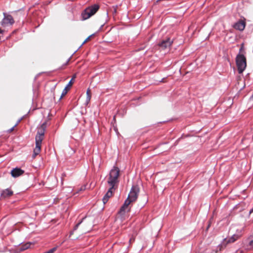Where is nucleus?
<instances>
[{
	"mask_svg": "<svg viewBox=\"0 0 253 253\" xmlns=\"http://www.w3.org/2000/svg\"><path fill=\"white\" fill-rule=\"evenodd\" d=\"M57 249L56 247H54L50 250H49L48 251L45 252L44 253H53Z\"/></svg>",
	"mask_w": 253,
	"mask_h": 253,
	"instance_id": "nucleus-18",
	"label": "nucleus"
},
{
	"mask_svg": "<svg viewBox=\"0 0 253 253\" xmlns=\"http://www.w3.org/2000/svg\"><path fill=\"white\" fill-rule=\"evenodd\" d=\"M75 78H76V75H74V76L72 77V79H73V80H74L75 79Z\"/></svg>",
	"mask_w": 253,
	"mask_h": 253,
	"instance_id": "nucleus-26",
	"label": "nucleus"
},
{
	"mask_svg": "<svg viewBox=\"0 0 253 253\" xmlns=\"http://www.w3.org/2000/svg\"><path fill=\"white\" fill-rule=\"evenodd\" d=\"M86 95H87V96H86V101L88 103L90 100L91 96V93H90V90L89 89H88L87 90Z\"/></svg>",
	"mask_w": 253,
	"mask_h": 253,
	"instance_id": "nucleus-15",
	"label": "nucleus"
},
{
	"mask_svg": "<svg viewBox=\"0 0 253 253\" xmlns=\"http://www.w3.org/2000/svg\"><path fill=\"white\" fill-rule=\"evenodd\" d=\"M13 194V192L10 189H6L3 190L1 193L0 198L5 199L10 197Z\"/></svg>",
	"mask_w": 253,
	"mask_h": 253,
	"instance_id": "nucleus-11",
	"label": "nucleus"
},
{
	"mask_svg": "<svg viewBox=\"0 0 253 253\" xmlns=\"http://www.w3.org/2000/svg\"><path fill=\"white\" fill-rule=\"evenodd\" d=\"M119 174L120 169L117 167H114L113 169L110 171L109 177L107 180V182L110 187L102 199V201L104 204H106L109 199L112 196L113 190L115 189V187L119 182L118 178Z\"/></svg>",
	"mask_w": 253,
	"mask_h": 253,
	"instance_id": "nucleus-1",
	"label": "nucleus"
},
{
	"mask_svg": "<svg viewBox=\"0 0 253 253\" xmlns=\"http://www.w3.org/2000/svg\"><path fill=\"white\" fill-rule=\"evenodd\" d=\"M249 245L253 249V240L250 241Z\"/></svg>",
	"mask_w": 253,
	"mask_h": 253,
	"instance_id": "nucleus-23",
	"label": "nucleus"
},
{
	"mask_svg": "<svg viewBox=\"0 0 253 253\" xmlns=\"http://www.w3.org/2000/svg\"><path fill=\"white\" fill-rule=\"evenodd\" d=\"M21 120H22V119H20V120H19L17 122V123L12 127H11L10 129H8L7 131L8 132H11V131H12L14 130V127L18 125V124L20 123V122L21 121Z\"/></svg>",
	"mask_w": 253,
	"mask_h": 253,
	"instance_id": "nucleus-16",
	"label": "nucleus"
},
{
	"mask_svg": "<svg viewBox=\"0 0 253 253\" xmlns=\"http://www.w3.org/2000/svg\"><path fill=\"white\" fill-rule=\"evenodd\" d=\"M31 246L30 243H27L26 244H24L23 245H22L19 247V250L20 251L22 252L23 251H25L30 248Z\"/></svg>",
	"mask_w": 253,
	"mask_h": 253,
	"instance_id": "nucleus-14",
	"label": "nucleus"
},
{
	"mask_svg": "<svg viewBox=\"0 0 253 253\" xmlns=\"http://www.w3.org/2000/svg\"><path fill=\"white\" fill-rule=\"evenodd\" d=\"M209 227H210V224L208 225V228H209Z\"/></svg>",
	"mask_w": 253,
	"mask_h": 253,
	"instance_id": "nucleus-27",
	"label": "nucleus"
},
{
	"mask_svg": "<svg viewBox=\"0 0 253 253\" xmlns=\"http://www.w3.org/2000/svg\"><path fill=\"white\" fill-rule=\"evenodd\" d=\"M245 53V51H244V44L242 43L241 45V47L240 48V50H239V54H244Z\"/></svg>",
	"mask_w": 253,
	"mask_h": 253,
	"instance_id": "nucleus-17",
	"label": "nucleus"
},
{
	"mask_svg": "<svg viewBox=\"0 0 253 253\" xmlns=\"http://www.w3.org/2000/svg\"><path fill=\"white\" fill-rule=\"evenodd\" d=\"M134 241V238L133 237L129 239V241L130 244H131V243L133 242Z\"/></svg>",
	"mask_w": 253,
	"mask_h": 253,
	"instance_id": "nucleus-22",
	"label": "nucleus"
},
{
	"mask_svg": "<svg viewBox=\"0 0 253 253\" xmlns=\"http://www.w3.org/2000/svg\"><path fill=\"white\" fill-rule=\"evenodd\" d=\"M246 26V22L245 21L242 20H240L237 23H236L234 25V28L239 31H243L245 29Z\"/></svg>",
	"mask_w": 253,
	"mask_h": 253,
	"instance_id": "nucleus-9",
	"label": "nucleus"
},
{
	"mask_svg": "<svg viewBox=\"0 0 253 253\" xmlns=\"http://www.w3.org/2000/svg\"><path fill=\"white\" fill-rule=\"evenodd\" d=\"M94 35V34H92L90 36H89L88 38H87L83 42V43H82V45H83L86 42H87L89 40V39L92 37Z\"/></svg>",
	"mask_w": 253,
	"mask_h": 253,
	"instance_id": "nucleus-19",
	"label": "nucleus"
},
{
	"mask_svg": "<svg viewBox=\"0 0 253 253\" xmlns=\"http://www.w3.org/2000/svg\"><path fill=\"white\" fill-rule=\"evenodd\" d=\"M4 18L1 22V25L3 27H5L8 25H11L14 23V20L11 15L3 13Z\"/></svg>",
	"mask_w": 253,
	"mask_h": 253,
	"instance_id": "nucleus-6",
	"label": "nucleus"
},
{
	"mask_svg": "<svg viewBox=\"0 0 253 253\" xmlns=\"http://www.w3.org/2000/svg\"><path fill=\"white\" fill-rule=\"evenodd\" d=\"M47 121L43 123L40 127L38 128V131L36 135V147L34 150L33 157H36L40 152L42 141L44 136L45 129L47 126Z\"/></svg>",
	"mask_w": 253,
	"mask_h": 253,
	"instance_id": "nucleus-2",
	"label": "nucleus"
},
{
	"mask_svg": "<svg viewBox=\"0 0 253 253\" xmlns=\"http://www.w3.org/2000/svg\"><path fill=\"white\" fill-rule=\"evenodd\" d=\"M139 192V187L137 185L132 186L128 194V197L126 200H129L130 201V204L135 201L138 197Z\"/></svg>",
	"mask_w": 253,
	"mask_h": 253,
	"instance_id": "nucleus-5",
	"label": "nucleus"
},
{
	"mask_svg": "<svg viewBox=\"0 0 253 253\" xmlns=\"http://www.w3.org/2000/svg\"><path fill=\"white\" fill-rule=\"evenodd\" d=\"M73 84V79H71L70 81L69 82L67 86L65 87V88L62 91V94L59 98V100H61L62 98L67 93L68 91L70 89V87Z\"/></svg>",
	"mask_w": 253,
	"mask_h": 253,
	"instance_id": "nucleus-12",
	"label": "nucleus"
},
{
	"mask_svg": "<svg viewBox=\"0 0 253 253\" xmlns=\"http://www.w3.org/2000/svg\"><path fill=\"white\" fill-rule=\"evenodd\" d=\"M85 189V186H82L81 188V190H84Z\"/></svg>",
	"mask_w": 253,
	"mask_h": 253,
	"instance_id": "nucleus-25",
	"label": "nucleus"
},
{
	"mask_svg": "<svg viewBox=\"0 0 253 253\" xmlns=\"http://www.w3.org/2000/svg\"><path fill=\"white\" fill-rule=\"evenodd\" d=\"M236 63L239 74H242L247 67L246 58L243 54H238L236 58Z\"/></svg>",
	"mask_w": 253,
	"mask_h": 253,
	"instance_id": "nucleus-4",
	"label": "nucleus"
},
{
	"mask_svg": "<svg viewBox=\"0 0 253 253\" xmlns=\"http://www.w3.org/2000/svg\"><path fill=\"white\" fill-rule=\"evenodd\" d=\"M173 39H170L168 38L166 40H163L161 42H159L158 45L162 49H166L169 47L172 43Z\"/></svg>",
	"mask_w": 253,
	"mask_h": 253,
	"instance_id": "nucleus-7",
	"label": "nucleus"
},
{
	"mask_svg": "<svg viewBox=\"0 0 253 253\" xmlns=\"http://www.w3.org/2000/svg\"><path fill=\"white\" fill-rule=\"evenodd\" d=\"M130 204V201L129 200H126L124 205L121 208L119 211L118 212V214L121 215H123L126 213V211L127 210L128 206Z\"/></svg>",
	"mask_w": 253,
	"mask_h": 253,
	"instance_id": "nucleus-8",
	"label": "nucleus"
},
{
	"mask_svg": "<svg viewBox=\"0 0 253 253\" xmlns=\"http://www.w3.org/2000/svg\"><path fill=\"white\" fill-rule=\"evenodd\" d=\"M239 238V236L238 235L234 234L231 237L229 238L228 239H224L223 244L225 245L232 243L235 242L236 240H237Z\"/></svg>",
	"mask_w": 253,
	"mask_h": 253,
	"instance_id": "nucleus-13",
	"label": "nucleus"
},
{
	"mask_svg": "<svg viewBox=\"0 0 253 253\" xmlns=\"http://www.w3.org/2000/svg\"><path fill=\"white\" fill-rule=\"evenodd\" d=\"M82 223H83V221H82L80 222L79 223H78V224H77L76 225V226L74 227V230H77V228H78V227H79L81 224H82Z\"/></svg>",
	"mask_w": 253,
	"mask_h": 253,
	"instance_id": "nucleus-20",
	"label": "nucleus"
},
{
	"mask_svg": "<svg viewBox=\"0 0 253 253\" xmlns=\"http://www.w3.org/2000/svg\"><path fill=\"white\" fill-rule=\"evenodd\" d=\"M24 172V171L22 169H21L20 168H16L13 169L11 171V174L12 176L14 177H18L21 175H22Z\"/></svg>",
	"mask_w": 253,
	"mask_h": 253,
	"instance_id": "nucleus-10",
	"label": "nucleus"
},
{
	"mask_svg": "<svg viewBox=\"0 0 253 253\" xmlns=\"http://www.w3.org/2000/svg\"><path fill=\"white\" fill-rule=\"evenodd\" d=\"M88 231H89V230H88V229H84H84H83V230H82V232H84V233L87 232Z\"/></svg>",
	"mask_w": 253,
	"mask_h": 253,
	"instance_id": "nucleus-24",
	"label": "nucleus"
},
{
	"mask_svg": "<svg viewBox=\"0 0 253 253\" xmlns=\"http://www.w3.org/2000/svg\"><path fill=\"white\" fill-rule=\"evenodd\" d=\"M70 59H71V57L67 59L66 63L64 64H63V66H65L67 65L68 64L69 62L70 61Z\"/></svg>",
	"mask_w": 253,
	"mask_h": 253,
	"instance_id": "nucleus-21",
	"label": "nucleus"
},
{
	"mask_svg": "<svg viewBox=\"0 0 253 253\" xmlns=\"http://www.w3.org/2000/svg\"><path fill=\"white\" fill-rule=\"evenodd\" d=\"M98 4H94L86 7L82 12V15L84 20H86L95 14L99 9Z\"/></svg>",
	"mask_w": 253,
	"mask_h": 253,
	"instance_id": "nucleus-3",
	"label": "nucleus"
}]
</instances>
